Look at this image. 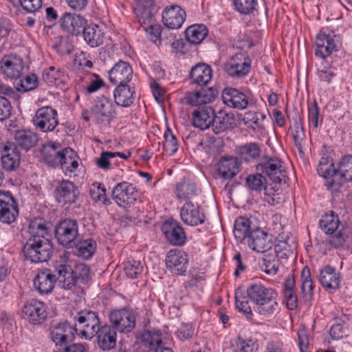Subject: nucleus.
<instances>
[{
	"instance_id": "0e129e2a",
	"label": "nucleus",
	"mask_w": 352,
	"mask_h": 352,
	"mask_svg": "<svg viewBox=\"0 0 352 352\" xmlns=\"http://www.w3.org/2000/svg\"><path fill=\"white\" fill-rule=\"evenodd\" d=\"M75 156V152L71 148L67 147L63 148L60 155L63 159L58 161V164L61 166L62 169L64 170L66 166H69L70 161L72 158H74Z\"/></svg>"
},
{
	"instance_id": "774afa93",
	"label": "nucleus",
	"mask_w": 352,
	"mask_h": 352,
	"mask_svg": "<svg viewBox=\"0 0 352 352\" xmlns=\"http://www.w3.org/2000/svg\"><path fill=\"white\" fill-rule=\"evenodd\" d=\"M283 294L287 308L291 310L295 309L298 306V298L295 291H287L283 292Z\"/></svg>"
},
{
	"instance_id": "f3484780",
	"label": "nucleus",
	"mask_w": 352,
	"mask_h": 352,
	"mask_svg": "<svg viewBox=\"0 0 352 352\" xmlns=\"http://www.w3.org/2000/svg\"><path fill=\"white\" fill-rule=\"evenodd\" d=\"M162 230L167 241L173 245L182 246L186 241V236L184 228L177 221H166L163 224Z\"/></svg>"
},
{
	"instance_id": "39448f33",
	"label": "nucleus",
	"mask_w": 352,
	"mask_h": 352,
	"mask_svg": "<svg viewBox=\"0 0 352 352\" xmlns=\"http://www.w3.org/2000/svg\"><path fill=\"white\" fill-rule=\"evenodd\" d=\"M257 171L268 177L276 184L285 183L286 171L283 162L276 157H265L256 166Z\"/></svg>"
},
{
	"instance_id": "1a4fd4ad",
	"label": "nucleus",
	"mask_w": 352,
	"mask_h": 352,
	"mask_svg": "<svg viewBox=\"0 0 352 352\" xmlns=\"http://www.w3.org/2000/svg\"><path fill=\"white\" fill-rule=\"evenodd\" d=\"M320 227L327 234H331L329 239L330 245L334 248L341 247L344 241L346 236L342 231H337L339 226V219L337 216L326 214L320 220Z\"/></svg>"
},
{
	"instance_id": "ea45409f",
	"label": "nucleus",
	"mask_w": 352,
	"mask_h": 352,
	"mask_svg": "<svg viewBox=\"0 0 352 352\" xmlns=\"http://www.w3.org/2000/svg\"><path fill=\"white\" fill-rule=\"evenodd\" d=\"M233 120V116L225 111H219L217 115L214 113V121L212 123L213 131L218 134L232 128Z\"/></svg>"
},
{
	"instance_id": "603ef678",
	"label": "nucleus",
	"mask_w": 352,
	"mask_h": 352,
	"mask_svg": "<svg viewBox=\"0 0 352 352\" xmlns=\"http://www.w3.org/2000/svg\"><path fill=\"white\" fill-rule=\"evenodd\" d=\"M246 183L251 190L255 191H261L266 188V179L260 172L258 174L248 176Z\"/></svg>"
},
{
	"instance_id": "8fccbe9b",
	"label": "nucleus",
	"mask_w": 352,
	"mask_h": 352,
	"mask_svg": "<svg viewBox=\"0 0 352 352\" xmlns=\"http://www.w3.org/2000/svg\"><path fill=\"white\" fill-rule=\"evenodd\" d=\"M161 333L159 331H145L142 334V342L150 349L162 346Z\"/></svg>"
},
{
	"instance_id": "69168bd1",
	"label": "nucleus",
	"mask_w": 352,
	"mask_h": 352,
	"mask_svg": "<svg viewBox=\"0 0 352 352\" xmlns=\"http://www.w3.org/2000/svg\"><path fill=\"white\" fill-rule=\"evenodd\" d=\"M22 8L29 12H34L42 6V0H19Z\"/></svg>"
},
{
	"instance_id": "7ed1b4c3",
	"label": "nucleus",
	"mask_w": 352,
	"mask_h": 352,
	"mask_svg": "<svg viewBox=\"0 0 352 352\" xmlns=\"http://www.w3.org/2000/svg\"><path fill=\"white\" fill-rule=\"evenodd\" d=\"M247 294L254 304V311L261 316H271L278 309L277 294L272 288L253 284L248 287Z\"/></svg>"
},
{
	"instance_id": "e433bc0d",
	"label": "nucleus",
	"mask_w": 352,
	"mask_h": 352,
	"mask_svg": "<svg viewBox=\"0 0 352 352\" xmlns=\"http://www.w3.org/2000/svg\"><path fill=\"white\" fill-rule=\"evenodd\" d=\"M133 94L128 84L117 85L114 90L115 102L119 106L128 107L133 102Z\"/></svg>"
},
{
	"instance_id": "0eeeda50",
	"label": "nucleus",
	"mask_w": 352,
	"mask_h": 352,
	"mask_svg": "<svg viewBox=\"0 0 352 352\" xmlns=\"http://www.w3.org/2000/svg\"><path fill=\"white\" fill-rule=\"evenodd\" d=\"M78 235V223L74 219H65L56 228L55 237L58 243L65 247L75 245Z\"/></svg>"
},
{
	"instance_id": "aec40b11",
	"label": "nucleus",
	"mask_w": 352,
	"mask_h": 352,
	"mask_svg": "<svg viewBox=\"0 0 352 352\" xmlns=\"http://www.w3.org/2000/svg\"><path fill=\"white\" fill-rule=\"evenodd\" d=\"M21 155L17 146L14 142H8L1 151V166L7 171L15 170L20 164Z\"/></svg>"
},
{
	"instance_id": "6e6552de",
	"label": "nucleus",
	"mask_w": 352,
	"mask_h": 352,
	"mask_svg": "<svg viewBox=\"0 0 352 352\" xmlns=\"http://www.w3.org/2000/svg\"><path fill=\"white\" fill-rule=\"evenodd\" d=\"M34 126L42 132H50L58 124L57 111L50 106L36 110L32 118Z\"/></svg>"
},
{
	"instance_id": "09e8293b",
	"label": "nucleus",
	"mask_w": 352,
	"mask_h": 352,
	"mask_svg": "<svg viewBox=\"0 0 352 352\" xmlns=\"http://www.w3.org/2000/svg\"><path fill=\"white\" fill-rule=\"evenodd\" d=\"M280 266L278 257L276 254H267L262 259L260 267L267 274L274 275Z\"/></svg>"
},
{
	"instance_id": "72a5a7b5",
	"label": "nucleus",
	"mask_w": 352,
	"mask_h": 352,
	"mask_svg": "<svg viewBox=\"0 0 352 352\" xmlns=\"http://www.w3.org/2000/svg\"><path fill=\"white\" fill-rule=\"evenodd\" d=\"M197 188L196 184L189 179H182L175 186V194L177 198L180 201H191L197 195Z\"/></svg>"
},
{
	"instance_id": "423d86ee",
	"label": "nucleus",
	"mask_w": 352,
	"mask_h": 352,
	"mask_svg": "<svg viewBox=\"0 0 352 352\" xmlns=\"http://www.w3.org/2000/svg\"><path fill=\"white\" fill-rule=\"evenodd\" d=\"M25 69L23 58L15 53L5 54L0 60V72L5 78L18 79Z\"/></svg>"
},
{
	"instance_id": "052dcab7",
	"label": "nucleus",
	"mask_w": 352,
	"mask_h": 352,
	"mask_svg": "<svg viewBox=\"0 0 352 352\" xmlns=\"http://www.w3.org/2000/svg\"><path fill=\"white\" fill-rule=\"evenodd\" d=\"M12 112V106L10 101L5 97L0 96V120L8 119Z\"/></svg>"
},
{
	"instance_id": "680f3d73",
	"label": "nucleus",
	"mask_w": 352,
	"mask_h": 352,
	"mask_svg": "<svg viewBox=\"0 0 352 352\" xmlns=\"http://www.w3.org/2000/svg\"><path fill=\"white\" fill-rule=\"evenodd\" d=\"M276 256L280 258H287L292 253L290 247L284 241H279L274 246Z\"/></svg>"
},
{
	"instance_id": "473e14b6",
	"label": "nucleus",
	"mask_w": 352,
	"mask_h": 352,
	"mask_svg": "<svg viewBox=\"0 0 352 352\" xmlns=\"http://www.w3.org/2000/svg\"><path fill=\"white\" fill-rule=\"evenodd\" d=\"M82 34L85 41L91 47H98L103 43L104 34L98 25H86Z\"/></svg>"
},
{
	"instance_id": "f257e3e1",
	"label": "nucleus",
	"mask_w": 352,
	"mask_h": 352,
	"mask_svg": "<svg viewBox=\"0 0 352 352\" xmlns=\"http://www.w3.org/2000/svg\"><path fill=\"white\" fill-rule=\"evenodd\" d=\"M28 232L30 236L23 248L25 258L32 263L47 261L52 254L53 248L50 241L45 237L48 234L45 221L41 218L32 220Z\"/></svg>"
},
{
	"instance_id": "c756f323",
	"label": "nucleus",
	"mask_w": 352,
	"mask_h": 352,
	"mask_svg": "<svg viewBox=\"0 0 352 352\" xmlns=\"http://www.w3.org/2000/svg\"><path fill=\"white\" fill-rule=\"evenodd\" d=\"M212 70L206 63H198L190 72V83L198 86L207 85L212 79Z\"/></svg>"
},
{
	"instance_id": "9b49d317",
	"label": "nucleus",
	"mask_w": 352,
	"mask_h": 352,
	"mask_svg": "<svg viewBox=\"0 0 352 352\" xmlns=\"http://www.w3.org/2000/svg\"><path fill=\"white\" fill-rule=\"evenodd\" d=\"M111 325L116 331L131 332L135 326L134 314L126 309L115 310L109 314Z\"/></svg>"
},
{
	"instance_id": "4be33fe9",
	"label": "nucleus",
	"mask_w": 352,
	"mask_h": 352,
	"mask_svg": "<svg viewBox=\"0 0 352 352\" xmlns=\"http://www.w3.org/2000/svg\"><path fill=\"white\" fill-rule=\"evenodd\" d=\"M338 39L336 36H331L325 33H319L316 38L315 54L322 58L330 56L336 51Z\"/></svg>"
},
{
	"instance_id": "a878e982",
	"label": "nucleus",
	"mask_w": 352,
	"mask_h": 352,
	"mask_svg": "<svg viewBox=\"0 0 352 352\" xmlns=\"http://www.w3.org/2000/svg\"><path fill=\"white\" fill-rule=\"evenodd\" d=\"M214 110L210 106H203L192 113L193 126L201 130L208 129L214 121Z\"/></svg>"
},
{
	"instance_id": "4468645a",
	"label": "nucleus",
	"mask_w": 352,
	"mask_h": 352,
	"mask_svg": "<svg viewBox=\"0 0 352 352\" xmlns=\"http://www.w3.org/2000/svg\"><path fill=\"white\" fill-rule=\"evenodd\" d=\"M247 243L252 250L263 253L272 247V236L258 228H254L249 235Z\"/></svg>"
},
{
	"instance_id": "c85d7f7f",
	"label": "nucleus",
	"mask_w": 352,
	"mask_h": 352,
	"mask_svg": "<svg viewBox=\"0 0 352 352\" xmlns=\"http://www.w3.org/2000/svg\"><path fill=\"white\" fill-rule=\"evenodd\" d=\"M98 346L103 351H109L116 344V331L110 325L104 324L97 329Z\"/></svg>"
},
{
	"instance_id": "f704fd0d",
	"label": "nucleus",
	"mask_w": 352,
	"mask_h": 352,
	"mask_svg": "<svg viewBox=\"0 0 352 352\" xmlns=\"http://www.w3.org/2000/svg\"><path fill=\"white\" fill-rule=\"evenodd\" d=\"M14 139L18 146L25 150H29L36 144L38 136L31 130H18L14 134Z\"/></svg>"
},
{
	"instance_id": "6ab92c4d",
	"label": "nucleus",
	"mask_w": 352,
	"mask_h": 352,
	"mask_svg": "<svg viewBox=\"0 0 352 352\" xmlns=\"http://www.w3.org/2000/svg\"><path fill=\"white\" fill-rule=\"evenodd\" d=\"M23 314L25 320L34 324L41 323L47 317L45 305L35 299H32L24 305Z\"/></svg>"
},
{
	"instance_id": "c9c22d12",
	"label": "nucleus",
	"mask_w": 352,
	"mask_h": 352,
	"mask_svg": "<svg viewBox=\"0 0 352 352\" xmlns=\"http://www.w3.org/2000/svg\"><path fill=\"white\" fill-rule=\"evenodd\" d=\"M254 229L249 219L239 217L235 220L233 234L238 241L243 242L244 240L248 241L251 231Z\"/></svg>"
},
{
	"instance_id": "412c9836",
	"label": "nucleus",
	"mask_w": 352,
	"mask_h": 352,
	"mask_svg": "<svg viewBox=\"0 0 352 352\" xmlns=\"http://www.w3.org/2000/svg\"><path fill=\"white\" fill-rule=\"evenodd\" d=\"M223 102L228 107L243 110L247 108L249 100L248 97L239 90L226 87L222 91Z\"/></svg>"
},
{
	"instance_id": "6e6d98bb",
	"label": "nucleus",
	"mask_w": 352,
	"mask_h": 352,
	"mask_svg": "<svg viewBox=\"0 0 352 352\" xmlns=\"http://www.w3.org/2000/svg\"><path fill=\"white\" fill-rule=\"evenodd\" d=\"M317 170L318 174L325 179L327 185L328 181L331 180L333 177L335 168L333 167V164H329L327 163V160L326 158H322L319 162Z\"/></svg>"
},
{
	"instance_id": "4c0bfd02",
	"label": "nucleus",
	"mask_w": 352,
	"mask_h": 352,
	"mask_svg": "<svg viewBox=\"0 0 352 352\" xmlns=\"http://www.w3.org/2000/svg\"><path fill=\"white\" fill-rule=\"evenodd\" d=\"M61 151L60 145L56 142L45 144L41 150L44 160L50 166L58 165V161L63 159L60 157Z\"/></svg>"
},
{
	"instance_id": "ddd939ff",
	"label": "nucleus",
	"mask_w": 352,
	"mask_h": 352,
	"mask_svg": "<svg viewBox=\"0 0 352 352\" xmlns=\"http://www.w3.org/2000/svg\"><path fill=\"white\" fill-rule=\"evenodd\" d=\"M343 181H352V155H346L342 159L338 169L335 168L333 177L328 181L327 186L337 190Z\"/></svg>"
},
{
	"instance_id": "49530a36",
	"label": "nucleus",
	"mask_w": 352,
	"mask_h": 352,
	"mask_svg": "<svg viewBox=\"0 0 352 352\" xmlns=\"http://www.w3.org/2000/svg\"><path fill=\"white\" fill-rule=\"evenodd\" d=\"M254 349V342L252 340L246 341L238 338L230 342V346L227 347L224 352H253Z\"/></svg>"
},
{
	"instance_id": "37998d69",
	"label": "nucleus",
	"mask_w": 352,
	"mask_h": 352,
	"mask_svg": "<svg viewBox=\"0 0 352 352\" xmlns=\"http://www.w3.org/2000/svg\"><path fill=\"white\" fill-rule=\"evenodd\" d=\"M18 208L13 197L8 199L7 206L0 211V221L10 224L14 222L18 215Z\"/></svg>"
},
{
	"instance_id": "f03ea898",
	"label": "nucleus",
	"mask_w": 352,
	"mask_h": 352,
	"mask_svg": "<svg viewBox=\"0 0 352 352\" xmlns=\"http://www.w3.org/2000/svg\"><path fill=\"white\" fill-rule=\"evenodd\" d=\"M55 272L58 275L62 287L69 289L78 280L87 281L89 277V268L85 263L75 264L67 254H63L54 263Z\"/></svg>"
},
{
	"instance_id": "bf43d9fd",
	"label": "nucleus",
	"mask_w": 352,
	"mask_h": 352,
	"mask_svg": "<svg viewBox=\"0 0 352 352\" xmlns=\"http://www.w3.org/2000/svg\"><path fill=\"white\" fill-rule=\"evenodd\" d=\"M19 91H28L33 90L38 86V79L36 75L32 74L27 75L20 80Z\"/></svg>"
},
{
	"instance_id": "c03bdc74",
	"label": "nucleus",
	"mask_w": 352,
	"mask_h": 352,
	"mask_svg": "<svg viewBox=\"0 0 352 352\" xmlns=\"http://www.w3.org/2000/svg\"><path fill=\"white\" fill-rule=\"evenodd\" d=\"M301 292L305 301L309 302L313 296L314 285L310 276L309 269L305 267L301 274Z\"/></svg>"
},
{
	"instance_id": "13d9d810",
	"label": "nucleus",
	"mask_w": 352,
	"mask_h": 352,
	"mask_svg": "<svg viewBox=\"0 0 352 352\" xmlns=\"http://www.w3.org/2000/svg\"><path fill=\"white\" fill-rule=\"evenodd\" d=\"M236 306L237 309L246 315L248 318L252 316V309L249 305L248 300L246 296L239 294L236 292L235 294Z\"/></svg>"
},
{
	"instance_id": "cd10ccee",
	"label": "nucleus",
	"mask_w": 352,
	"mask_h": 352,
	"mask_svg": "<svg viewBox=\"0 0 352 352\" xmlns=\"http://www.w3.org/2000/svg\"><path fill=\"white\" fill-rule=\"evenodd\" d=\"M58 276L53 274L50 270L45 269L38 272L34 280V285L37 291L41 294L50 293L54 284L59 279Z\"/></svg>"
},
{
	"instance_id": "a18cd8bd",
	"label": "nucleus",
	"mask_w": 352,
	"mask_h": 352,
	"mask_svg": "<svg viewBox=\"0 0 352 352\" xmlns=\"http://www.w3.org/2000/svg\"><path fill=\"white\" fill-rule=\"evenodd\" d=\"M96 249V243L92 239L80 241L76 244L77 255L84 259H88L93 256Z\"/></svg>"
},
{
	"instance_id": "393cba45",
	"label": "nucleus",
	"mask_w": 352,
	"mask_h": 352,
	"mask_svg": "<svg viewBox=\"0 0 352 352\" xmlns=\"http://www.w3.org/2000/svg\"><path fill=\"white\" fill-rule=\"evenodd\" d=\"M186 19V12L178 6L166 8L162 13V21L170 29L181 28Z\"/></svg>"
},
{
	"instance_id": "79ce46f5",
	"label": "nucleus",
	"mask_w": 352,
	"mask_h": 352,
	"mask_svg": "<svg viewBox=\"0 0 352 352\" xmlns=\"http://www.w3.org/2000/svg\"><path fill=\"white\" fill-rule=\"evenodd\" d=\"M238 153L246 162L257 159L261 153V146L255 142L246 143L237 148Z\"/></svg>"
},
{
	"instance_id": "9d476101",
	"label": "nucleus",
	"mask_w": 352,
	"mask_h": 352,
	"mask_svg": "<svg viewBox=\"0 0 352 352\" xmlns=\"http://www.w3.org/2000/svg\"><path fill=\"white\" fill-rule=\"evenodd\" d=\"M111 196L118 206L125 208L135 204L138 197V192L133 184L124 182L113 188Z\"/></svg>"
},
{
	"instance_id": "bb28decb",
	"label": "nucleus",
	"mask_w": 352,
	"mask_h": 352,
	"mask_svg": "<svg viewBox=\"0 0 352 352\" xmlns=\"http://www.w3.org/2000/svg\"><path fill=\"white\" fill-rule=\"evenodd\" d=\"M94 112L100 122L109 124L115 113L111 99L104 96L98 97L96 100Z\"/></svg>"
},
{
	"instance_id": "f8f14e48",
	"label": "nucleus",
	"mask_w": 352,
	"mask_h": 352,
	"mask_svg": "<svg viewBox=\"0 0 352 352\" xmlns=\"http://www.w3.org/2000/svg\"><path fill=\"white\" fill-rule=\"evenodd\" d=\"M251 60L243 53L236 54L225 64V72L232 77L241 78L250 72Z\"/></svg>"
},
{
	"instance_id": "4d7b16f0",
	"label": "nucleus",
	"mask_w": 352,
	"mask_h": 352,
	"mask_svg": "<svg viewBox=\"0 0 352 352\" xmlns=\"http://www.w3.org/2000/svg\"><path fill=\"white\" fill-rule=\"evenodd\" d=\"M256 0H234L235 9L241 14H248L255 8Z\"/></svg>"
},
{
	"instance_id": "3c124183",
	"label": "nucleus",
	"mask_w": 352,
	"mask_h": 352,
	"mask_svg": "<svg viewBox=\"0 0 352 352\" xmlns=\"http://www.w3.org/2000/svg\"><path fill=\"white\" fill-rule=\"evenodd\" d=\"M144 266L139 261L129 260L124 263V271L127 277L136 278L143 271Z\"/></svg>"
},
{
	"instance_id": "5fc2aeb1",
	"label": "nucleus",
	"mask_w": 352,
	"mask_h": 352,
	"mask_svg": "<svg viewBox=\"0 0 352 352\" xmlns=\"http://www.w3.org/2000/svg\"><path fill=\"white\" fill-rule=\"evenodd\" d=\"M63 74L54 67H50L43 72V80L49 85H56Z\"/></svg>"
},
{
	"instance_id": "2eb2a0df",
	"label": "nucleus",
	"mask_w": 352,
	"mask_h": 352,
	"mask_svg": "<svg viewBox=\"0 0 352 352\" xmlns=\"http://www.w3.org/2000/svg\"><path fill=\"white\" fill-rule=\"evenodd\" d=\"M166 265L172 273L184 275L188 267V256L182 250H170L166 256Z\"/></svg>"
},
{
	"instance_id": "58836bf2",
	"label": "nucleus",
	"mask_w": 352,
	"mask_h": 352,
	"mask_svg": "<svg viewBox=\"0 0 352 352\" xmlns=\"http://www.w3.org/2000/svg\"><path fill=\"white\" fill-rule=\"evenodd\" d=\"M219 174L225 179L234 177L239 172L238 162L234 157H224L219 164Z\"/></svg>"
},
{
	"instance_id": "338daca9",
	"label": "nucleus",
	"mask_w": 352,
	"mask_h": 352,
	"mask_svg": "<svg viewBox=\"0 0 352 352\" xmlns=\"http://www.w3.org/2000/svg\"><path fill=\"white\" fill-rule=\"evenodd\" d=\"M329 333L333 340H340L346 336L345 329L341 323L333 324L329 330Z\"/></svg>"
},
{
	"instance_id": "2f4dec72",
	"label": "nucleus",
	"mask_w": 352,
	"mask_h": 352,
	"mask_svg": "<svg viewBox=\"0 0 352 352\" xmlns=\"http://www.w3.org/2000/svg\"><path fill=\"white\" fill-rule=\"evenodd\" d=\"M319 280L325 289L336 290L339 288L340 275L334 267L327 266L320 270Z\"/></svg>"
},
{
	"instance_id": "a19ab883",
	"label": "nucleus",
	"mask_w": 352,
	"mask_h": 352,
	"mask_svg": "<svg viewBox=\"0 0 352 352\" xmlns=\"http://www.w3.org/2000/svg\"><path fill=\"white\" fill-rule=\"evenodd\" d=\"M185 33L190 43L199 44L208 34V30L204 25L197 24L188 27Z\"/></svg>"
},
{
	"instance_id": "20e7f679",
	"label": "nucleus",
	"mask_w": 352,
	"mask_h": 352,
	"mask_svg": "<svg viewBox=\"0 0 352 352\" xmlns=\"http://www.w3.org/2000/svg\"><path fill=\"white\" fill-rule=\"evenodd\" d=\"M74 320L75 332L86 340L94 338L97 333V329L100 327L98 314L91 310L85 309L78 312Z\"/></svg>"
},
{
	"instance_id": "dca6fc26",
	"label": "nucleus",
	"mask_w": 352,
	"mask_h": 352,
	"mask_svg": "<svg viewBox=\"0 0 352 352\" xmlns=\"http://www.w3.org/2000/svg\"><path fill=\"white\" fill-rule=\"evenodd\" d=\"M55 192L57 201L63 204L75 203L79 195L77 186L71 181L65 179L58 183Z\"/></svg>"
},
{
	"instance_id": "e2e57ef3",
	"label": "nucleus",
	"mask_w": 352,
	"mask_h": 352,
	"mask_svg": "<svg viewBox=\"0 0 352 352\" xmlns=\"http://www.w3.org/2000/svg\"><path fill=\"white\" fill-rule=\"evenodd\" d=\"M198 91L200 94L199 97L202 98V101L204 102L205 104L214 101L219 94L218 90L213 87L201 89Z\"/></svg>"
},
{
	"instance_id": "864d4df0",
	"label": "nucleus",
	"mask_w": 352,
	"mask_h": 352,
	"mask_svg": "<svg viewBox=\"0 0 352 352\" xmlns=\"http://www.w3.org/2000/svg\"><path fill=\"white\" fill-rule=\"evenodd\" d=\"M164 138L163 146L164 151L170 155H173L177 151L178 144L175 136L172 133L169 128L166 130Z\"/></svg>"
},
{
	"instance_id": "a211bd4d",
	"label": "nucleus",
	"mask_w": 352,
	"mask_h": 352,
	"mask_svg": "<svg viewBox=\"0 0 352 352\" xmlns=\"http://www.w3.org/2000/svg\"><path fill=\"white\" fill-rule=\"evenodd\" d=\"M180 217L182 221L190 226H197L205 221V214L198 205L192 201H186L180 209Z\"/></svg>"
},
{
	"instance_id": "de8ad7c7",
	"label": "nucleus",
	"mask_w": 352,
	"mask_h": 352,
	"mask_svg": "<svg viewBox=\"0 0 352 352\" xmlns=\"http://www.w3.org/2000/svg\"><path fill=\"white\" fill-rule=\"evenodd\" d=\"M117 156L122 159H127L129 155H126L120 152L103 151L101 153L100 157L95 160V163L99 168L103 170H107L111 168L110 160Z\"/></svg>"
},
{
	"instance_id": "5701e85b",
	"label": "nucleus",
	"mask_w": 352,
	"mask_h": 352,
	"mask_svg": "<svg viewBox=\"0 0 352 352\" xmlns=\"http://www.w3.org/2000/svg\"><path fill=\"white\" fill-rule=\"evenodd\" d=\"M60 23L65 31L73 35H78L87 25V20L80 14L65 12L60 19Z\"/></svg>"
},
{
	"instance_id": "b1692460",
	"label": "nucleus",
	"mask_w": 352,
	"mask_h": 352,
	"mask_svg": "<svg viewBox=\"0 0 352 352\" xmlns=\"http://www.w3.org/2000/svg\"><path fill=\"white\" fill-rule=\"evenodd\" d=\"M109 80L113 85L128 84L133 77V69L126 62L120 60L109 72Z\"/></svg>"
},
{
	"instance_id": "7c9ffc66",
	"label": "nucleus",
	"mask_w": 352,
	"mask_h": 352,
	"mask_svg": "<svg viewBox=\"0 0 352 352\" xmlns=\"http://www.w3.org/2000/svg\"><path fill=\"white\" fill-rule=\"evenodd\" d=\"M134 12L142 25L150 23L154 15L155 6L153 0H135Z\"/></svg>"
}]
</instances>
